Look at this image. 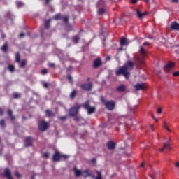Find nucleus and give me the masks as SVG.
Here are the masks:
<instances>
[{"instance_id": "nucleus-22", "label": "nucleus", "mask_w": 179, "mask_h": 179, "mask_svg": "<svg viewBox=\"0 0 179 179\" xmlns=\"http://www.w3.org/2000/svg\"><path fill=\"white\" fill-rule=\"evenodd\" d=\"M80 38V36H79V35H77V36H74L73 38V42L74 43V44H78V43L79 42Z\"/></svg>"}, {"instance_id": "nucleus-27", "label": "nucleus", "mask_w": 179, "mask_h": 179, "mask_svg": "<svg viewBox=\"0 0 179 179\" xmlns=\"http://www.w3.org/2000/svg\"><path fill=\"white\" fill-rule=\"evenodd\" d=\"M96 173H97V176L94 177V178L95 179H103V178L101 177V172L96 171Z\"/></svg>"}, {"instance_id": "nucleus-58", "label": "nucleus", "mask_w": 179, "mask_h": 179, "mask_svg": "<svg viewBox=\"0 0 179 179\" xmlns=\"http://www.w3.org/2000/svg\"><path fill=\"white\" fill-rule=\"evenodd\" d=\"M143 166H145V162L141 163V167H143Z\"/></svg>"}, {"instance_id": "nucleus-7", "label": "nucleus", "mask_w": 179, "mask_h": 179, "mask_svg": "<svg viewBox=\"0 0 179 179\" xmlns=\"http://www.w3.org/2000/svg\"><path fill=\"white\" fill-rule=\"evenodd\" d=\"M82 176L85 178L87 177H92V178H94V175L93 174V172L90 171V169H85L83 171Z\"/></svg>"}, {"instance_id": "nucleus-20", "label": "nucleus", "mask_w": 179, "mask_h": 179, "mask_svg": "<svg viewBox=\"0 0 179 179\" xmlns=\"http://www.w3.org/2000/svg\"><path fill=\"white\" fill-rule=\"evenodd\" d=\"M163 127L165 129H166V131H168V132H171V129L167 127V121H163Z\"/></svg>"}, {"instance_id": "nucleus-17", "label": "nucleus", "mask_w": 179, "mask_h": 179, "mask_svg": "<svg viewBox=\"0 0 179 179\" xmlns=\"http://www.w3.org/2000/svg\"><path fill=\"white\" fill-rule=\"evenodd\" d=\"M32 142L33 140L31 139V137H27L25 139V146H31Z\"/></svg>"}, {"instance_id": "nucleus-45", "label": "nucleus", "mask_w": 179, "mask_h": 179, "mask_svg": "<svg viewBox=\"0 0 179 179\" xmlns=\"http://www.w3.org/2000/svg\"><path fill=\"white\" fill-rule=\"evenodd\" d=\"M24 37V33L22 32L20 34V38H23Z\"/></svg>"}, {"instance_id": "nucleus-13", "label": "nucleus", "mask_w": 179, "mask_h": 179, "mask_svg": "<svg viewBox=\"0 0 179 179\" xmlns=\"http://www.w3.org/2000/svg\"><path fill=\"white\" fill-rule=\"evenodd\" d=\"M73 171L75 173L76 177H79L80 176H82L83 174V171L80 169H78L76 166L73 168Z\"/></svg>"}, {"instance_id": "nucleus-30", "label": "nucleus", "mask_w": 179, "mask_h": 179, "mask_svg": "<svg viewBox=\"0 0 179 179\" xmlns=\"http://www.w3.org/2000/svg\"><path fill=\"white\" fill-rule=\"evenodd\" d=\"M45 114L48 117H52V112H51L50 110H47L45 111Z\"/></svg>"}, {"instance_id": "nucleus-10", "label": "nucleus", "mask_w": 179, "mask_h": 179, "mask_svg": "<svg viewBox=\"0 0 179 179\" xmlns=\"http://www.w3.org/2000/svg\"><path fill=\"white\" fill-rule=\"evenodd\" d=\"M134 87L136 90H145L147 86H146V84L145 83H141V84L138 83L134 85Z\"/></svg>"}, {"instance_id": "nucleus-8", "label": "nucleus", "mask_w": 179, "mask_h": 179, "mask_svg": "<svg viewBox=\"0 0 179 179\" xmlns=\"http://www.w3.org/2000/svg\"><path fill=\"white\" fill-rule=\"evenodd\" d=\"M81 89H83V90H92V88L93 87V84L92 83H87V84H83L80 86Z\"/></svg>"}, {"instance_id": "nucleus-52", "label": "nucleus", "mask_w": 179, "mask_h": 179, "mask_svg": "<svg viewBox=\"0 0 179 179\" xmlns=\"http://www.w3.org/2000/svg\"><path fill=\"white\" fill-rule=\"evenodd\" d=\"M55 66V64H54L53 63L49 64V66H50V68H52V66Z\"/></svg>"}, {"instance_id": "nucleus-2", "label": "nucleus", "mask_w": 179, "mask_h": 179, "mask_svg": "<svg viewBox=\"0 0 179 179\" xmlns=\"http://www.w3.org/2000/svg\"><path fill=\"white\" fill-rule=\"evenodd\" d=\"M101 100L102 103L106 106L108 110H114V107H115V103L113 101H106L103 96H101Z\"/></svg>"}, {"instance_id": "nucleus-3", "label": "nucleus", "mask_w": 179, "mask_h": 179, "mask_svg": "<svg viewBox=\"0 0 179 179\" xmlns=\"http://www.w3.org/2000/svg\"><path fill=\"white\" fill-rule=\"evenodd\" d=\"M68 157H69V156L66 155H60L59 152H56L52 157V160L53 162H59V160L62 159L66 160Z\"/></svg>"}, {"instance_id": "nucleus-56", "label": "nucleus", "mask_w": 179, "mask_h": 179, "mask_svg": "<svg viewBox=\"0 0 179 179\" xmlns=\"http://www.w3.org/2000/svg\"><path fill=\"white\" fill-rule=\"evenodd\" d=\"M172 2H174L175 3H177L178 2V0H171Z\"/></svg>"}, {"instance_id": "nucleus-31", "label": "nucleus", "mask_w": 179, "mask_h": 179, "mask_svg": "<svg viewBox=\"0 0 179 179\" xmlns=\"http://www.w3.org/2000/svg\"><path fill=\"white\" fill-rule=\"evenodd\" d=\"M164 148L170 150V141H167L164 144Z\"/></svg>"}, {"instance_id": "nucleus-61", "label": "nucleus", "mask_w": 179, "mask_h": 179, "mask_svg": "<svg viewBox=\"0 0 179 179\" xmlns=\"http://www.w3.org/2000/svg\"><path fill=\"white\" fill-rule=\"evenodd\" d=\"M119 50L120 51H122V46Z\"/></svg>"}, {"instance_id": "nucleus-57", "label": "nucleus", "mask_w": 179, "mask_h": 179, "mask_svg": "<svg viewBox=\"0 0 179 179\" xmlns=\"http://www.w3.org/2000/svg\"><path fill=\"white\" fill-rule=\"evenodd\" d=\"M92 163H96V159H92Z\"/></svg>"}, {"instance_id": "nucleus-38", "label": "nucleus", "mask_w": 179, "mask_h": 179, "mask_svg": "<svg viewBox=\"0 0 179 179\" xmlns=\"http://www.w3.org/2000/svg\"><path fill=\"white\" fill-rule=\"evenodd\" d=\"M66 118H68L67 116H62V117H60L59 118V120H61V121H65V120H66Z\"/></svg>"}, {"instance_id": "nucleus-32", "label": "nucleus", "mask_w": 179, "mask_h": 179, "mask_svg": "<svg viewBox=\"0 0 179 179\" xmlns=\"http://www.w3.org/2000/svg\"><path fill=\"white\" fill-rule=\"evenodd\" d=\"M15 59L17 62H20V55L19 53H17L15 55Z\"/></svg>"}, {"instance_id": "nucleus-23", "label": "nucleus", "mask_w": 179, "mask_h": 179, "mask_svg": "<svg viewBox=\"0 0 179 179\" xmlns=\"http://www.w3.org/2000/svg\"><path fill=\"white\" fill-rule=\"evenodd\" d=\"M117 92H124L125 90V85H120L117 88Z\"/></svg>"}, {"instance_id": "nucleus-51", "label": "nucleus", "mask_w": 179, "mask_h": 179, "mask_svg": "<svg viewBox=\"0 0 179 179\" xmlns=\"http://www.w3.org/2000/svg\"><path fill=\"white\" fill-rule=\"evenodd\" d=\"M138 2V0H131V3H136Z\"/></svg>"}, {"instance_id": "nucleus-12", "label": "nucleus", "mask_w": 179, "mask_h": 179, "mask_svg": "<svg viewBox=\"0 0 179 179\" xmlns=\"http://www.w3.org/2000/svg\"><path fill=\"white\" fill-rule=\"evenodd\" d=\"M107 146L108 149H109L110 150H114V149H115V143H114V141H109L107 143Z\"/></svg>"}, {"instance_id": "nucleus-1", "label": "nucleus", "mask_w": 179, "mask_h": 179, "mask_svg": "<svg viewBox=\"0 0 179 179\" xmlns=\"http://www.w3.org/2000/svg\"><path fill=\"white\" fill-rule=\"evenodd\" d=\"M134 65H135V63L132 61H127L124 64V65L122 67H120L119 69L116 70V75H123L124 78L127 79L129 78V71H131L134 68Z\"/></svg>"}, {"instance_id": "nucleus-54", "label": "nucleus", "mask_w": 179, "mask_h": 179, "mask_svg": "<svg viewBox=\"0 0 179 179\" xmlns=\"http://www.w3.org/2000/svg\"><path fill=\"white\" fill-rule=\"evenodd\" d=\"M164 149H165V148H164H164H159V152H163V151L164 150Z\"/></svg>"}, {"instance_id": "nucleus-35", "label": "nucleus", "mask_w": 179, "mask_h": 179, "mask_svg": "<svg viewBox=\"0 0 179 179\" xmlns=\"http://www.w3.org/2000/svg\"><path fill=\"white\" fill-rule=\"evenodd\" d=\"M13 97H14V99H19V97H20V94H17V93H14Z\"/></svg>"}, {"instance_id": "nucleus-4", "label": "nucleus", "mask_w": 179, "mask_h": 179, "mask_svg": "<svg viewBox=\"0 0 179 179\" xmlns=\"http://www.w3.org/2000/svg\"><path fill=\"white\" fill-rule=\"evenodd\" d=\"M83 106H84V108L87 110V114H90V115L93 114V113L96 111V108L90 107V103L89 101L85 102Z\"/></svg>"}, {"instance_id": "nucleus-36", "label": "nucleus", "mask_w": 179, "mask_h": 179, "mask_svg": "<svg viewBox=\"0 0 179 179\" xmlns=\"http://www.w3.org/2000/svg\"><path fill=\"white\" fill-rule=\"evenodd\" d=\"M76 95V91H73L71 94V99H73V97H75Z\"/></svg>"}, {"instance_id": "nucleus-37", "label": "nucleus", "mask_w": 179, "mask_h": 179, "mask_svg": "<svg viewBox=\"0 0 179 179\" xmlns=\"http://www.w3.org/2000/svg\"><path fill=\"white\" fill-rule=\"evenodd\" d=\"M43 157L45 158V159H48V157H50V154L48 152H45L43 154Z\"/></svg>"}, {"instance_id": "nucleus-16", "label": "nucleus", "mask_w": 179, "mask_h": 179, "mask_svg": "<svg viewBox=\"0 0 179 179\" xmlns=\"http://www.w3.org/2000/svg\"><path fill=\"white\" fill-rule=\"evenodd\" d=\"M129 44L128 41H127V38L122 37L120 39V45L121 47H124V45H128Z\"/></svg>"}, {"instance_id": "nucleus-24", "label": "nucleus", "mask_w": 179, "mask_h": 179, "mask_svg": "<svg viewBox=\"0 0 179 179\" xmlns=\"http://www.w3.org/2000/svg\"><path fill=\"white\" fill-rule=\"evenodd\" d=\"M50 23H51V20L50 19L45 21V29H50Z\"/></svg>"}, {"instance_id": "nucleus-62", "label": "nucleus", "mask_w": 179, "mask_h": 179, "mask_svg": "<svg viewBox=\"0 0 179 179\" xmlns=\"http://www.w3.org/2000/svg\"><path fill=\"white\" fill-rule=\"evenodd\" d=\"M2 38H5V35L2 34Z\"/></svg>"}, {"instance_id": "nucleus-40", "label": "nucleus", "mask_w": 179, "mask_h": 179, "mask_svg": "<svg viewBox=\"0 0 179 179\" xmlns=\"http://www.w3.org/2000/svg\"><path fill=\"white\" fill-rule=\"evenodd\" d=\"M0 125L3 128V127H5V120H1L0 122Z\"/></svg>"}, {"instance_id": "nucleus-18", "label": "nucleus", "mask_w": 179, "mask_h": 179, "mask_svg": "<svg viewBox=\"0 0 179 179\" xmlns=\"http://www.w3.org/2000/svg\"><path fill=\"white\" fill-rule=\"evenodd\" d=\"M101 65V60L100 59H96L94 62V68H99Z\"/></svg>"}, {"instance_id": "nucleus-28", "label": "nucleus", "mask_w": 179, "mask_h": 179, "mask_svg": "<svg viewBox=\"0 0 179 179\" xmlns=\"http://www.w3.org/2000/svg\"><path fill=\"white\" fill-rule=\"evenodd\" d=\"M12 113H13L12 110L9 109L8 110V115H10L11 120H15V116H13V115H12Z\"/></svg>"}, {"instance_id": "nucleus-42", "label": "nucleus", "mask_w": 179, "mask_h": 179, "mask_svg": "<svg viewBox=\"0 0 179 179\" xmlns=\"http://www.w3.org/2000/svg\"><path fill=\"white\" fill-rule=\"evenodd\" d=\"M41 74L42 75H45L47 74V69H44L41 71Z\"/></svg>"}, {"instance_id": "nucleus-64", "label": "nucleus", "mask_w": 179, "mask_h": 179, "mask_svg": "<svg viewBox=\"0 0 179 179\" xmlns=\"http://www.w3.org/2000/svg\"><path fill=\"white\" fill-rule=\"evenodd\" d=\"M145 2H149V0H145Z\"/></svg>"}, {"instance_id": "nucleus-53", "label": "nucleus", "mask_w": 179, "mask_h": 179, "mask_svg": "<svg viewBox=\"0 0 179 179\" xmlns=\"http://www.w3.org/2000/svg\"><path fill=\"white\" fill-rule=\"evenodd\" d=\"M175 166L176 167H179V162H177L176 164H175Z\"/></svg>"}, {"instance_id": "nucleus-34", "label": "nucleus", "mask_w": 179, "mask_h": 179, "mask_svg": "<svg viewBox=\"0 0 179 179\" xmlns=\"http://www.w3.org/2000/svg\"><path fill=\"white\" fill-rule=\"evenodd\" d=\"M54 19H55V20H59V19H61V15L57 14V15H55Z\"/></svg>"}, {"instance_id": "nucleus-39", "label": "nucleus", "mask_w": 179, "mask_h": 179, "mask_svg": "<svg viewBox=\"0 0 179 179\" xmlns=\"http://www.w3.org/2000/svg\"><path fill=\"white\" fill-rule=\"evenodd\" d=\"M75 121H82V118L79 116L74 117Z\"/></svg>"}, {"instance_id": "nucleus-59", "label": "nucleus", "mask_w": 179, "mask_h": 179, "mask_svg": "<svg viewBox=\"0 0 179 179\" xmlns=\"http://www.w3.org/2000/svg\"><path fill=\"white\" fill-rule=\"evenodd\" d=\"M51 0H45L46 3H49Z\"/></svg>"}, {"instance_id": "nucleus-15", "label": "nucleus", "mask_w": 179, "mask_h": 179, "mask_svg": "<svg viewBox=\"0 0 179 179\" xmlns=\"http://www.w3.org/2000/svg\"><path fill=\"white\" fill-rule=\"evenodd\" d=\"M136 14L138 17H139V19H143V17H145V16H146V15H148V13H141V11L139 10H136Z\"/></svg>"}, {"instance_id": "nucleus-44", "label": "nucleus", "mask_w": 179, "mask_h": 179, "mask_svg": "<svg viewBox=\"0 0 179 179\" xmlns=\"http://www.w3.org/2000/svg\"><path fill=\"white\" fill-rule=\"evenodd\" d=\"M152 118L154 119L156 122H159V120H157V118H156V117H155V115H152Z\"/></svg>"}, {"instance_id": "nucleus-48", "label": "nucleus", "mask_w": 179, "mask_h": 179, "mask_svg": "<svg viewBox=\"0 0 179 179\" xmlns=\"http://www.w3.org/2000/svg\"><path fill=\"white\" fill-rule=\"evenodd\" d=\"M3 115V110L0 108V115Z\"/></svg>"}, {"instance_id": "nucleus-14", "label": "nucleus", "mask_w": 179, "mask_h": 179, "mask_svg": "<svg viewBox=\"0 0 179 179\" xmlns=\"http://www.w3.org/2000/svg\"><path fill=\"white\" fill-rule=\"evenodd\" d=\"M171 29L172 30H177L178 31H179V24L176 22H172L171 25Z\"/></svg>"}, {"instance_id": "nucleus-9", "label": "nucleus", "mask_w": 179, "mask_h": 179, "mask_svg": "<svg viewBox=\"0 0 179 179\" xmlns=\"http://www.w3.org/2000/svg\"><path fill=\"white\" fill-rule=\"evenodd\" d=\"M172 68H174V62H169V63L164 67V69L165 72H169L170 69H172Z\"/></svg>"}, {"instance_id": "nucleus-25", "label": "nucleus", "mask_w": 179, "mask_h": 179, "mask_svg": "<svg viewBox=\"0 0 179 179\" xmlns=\"http://www.w3.org/2000/svg\"><path fill=\"white\" fill-rule=\"evenodd\" d=\"M1 51H3V52H6V51H8V45L6 43L1 47Z\"/></svg>"}, {"instance_id": "nucleus-47", "label": "nucleus", "mask_w": 179, "mask_h": 179, "mask_svg": "<svg viewBox=\"0 0 179 179\" xmlns=\"http://www.w3.org/2000/svg\"><path fill=\"white\" fill-rule=\"evenodd\" d=\"M64 23H67L68 22V17H64Z\"/></svg>"}, {"instance_id": "nucleus-60", "label": "nucleus", "mask_w": 179, "mask_h": 179, "mask_svg": "<svg viewBox=\"0 0 179 179\" xmlns=\"http://www.w3.org/2000/svg\"><path fill=\"white\" fill-rule=\"evenodd\" d=\"M148 38L152 39L153 37L152 36H149Z\"/></svg>"}, {"instance_id": "nucleus-46", "label": "nucleus", "mask_w": 179, "mask_h": 179, "mask_svg": "<svg viewBox=\"0 0 179 179\" xmlns=\"http://www.w3.org/2000/svg\"><path fill=\"white\" fill-rule=\"evenodd\" d=\"M173 76H178L179 72L178 71H175V72H173Z\"/></svg>"}, {"instance_id": "nucleus-50", "label": "nucleus", "mask_w": 179, "mask_h": 179, "mask_svg": "<svg viewBox=\"0 0 179 179\" xmlns=\"http://www.w3.org/2000/svg\"><path fill=\"white\" fill-rule=\"evenodd\" d=\"M43 87H48V84L47 83H43Z\"/></svg>"}, {"instance_id": "nucleus-43", "label": "nucleus", "mask_w": 179, "mask_h": 179, "mask_svg": "<svg viewBox=\"0 0 179 179\" xmlns=\"http://www.w3.org/2000/svg\"><path fill=\"white\" fill-rule=\"evenodd\" d=\"M162 108H159L157 109V114H162Z\"/></svg>"}, {"instance_id": "nucleus-26", "label": "nucleus", "mask_w": 179, "mask_h": 179, "mask_svg": "<svg viewBox=\"0 0 179 179\" xmlns=\"http://www.w3.org/2000/svg\"><path fill=\"white\" fill-rule=\"evenodd\" d=\"M140 52L143 56L146 55V50L142 46L140 47Z\"/></svg>"}, {"instance_id": "nucleus-49", "label": "nucleus", "mask_w": 179, "mask_h": 179, "mask_svg": "<svg viewBox=\"0 0 179 179\" xmlns=\"http://www.w3.org/2000/svg\"><path fill=\"white\" fill-rule=\"evenodd\" d=\"M68 79H69V82H71V83L72 82V77L71 76H68Z\"/></svg>"}, {"instance_id": "nucleus-29", "label": "nucleus", "mask_w": 179, "mask_h": 179, "mask_svg": "<svg viewBox=\"0 0 179 179\" xmlns=\"http://www.w3.org/2000/svg\"><path fill=\"white\" fill-rule=\"evenodd\" d=\"M26 66V60H23L22 62H20V67L23 68Z\"/></svg>"}, {"instance_id": "nucleus-33", "label": "nucleus", "mask_w": 179, "mask_h": 179, "mask_svg": "<svg viewBox=\"0 0 179 179\" xmlns=\"http://www.w3.org/2000/svg\"><path fill=\"white\" fill-rule=\"evenodd\" d=\"M8 69H9L10 72H13L15 71V66L9 65L8 66Z\"/></svg>"}, {"instance_id": "nucleus-41", "label": "nucleus", "mask_w": 179, "mask_h": 179, "mask_svg": "<svg viewBox=\"0 0 179 179\" xmlns=\"http://www.w3.org/2000/svg\"><path fill=\"white\" fill-rule=\"evenodd\" d=\"M15 175L16 176V177H17V178H20L22 177V175L19 173V172H15Z\"/></svg>"}, {"instance_id": "nucleus-21", "label": "nucleus", "mask_w": 179, "mask_h": 179, "mask_svg": "<svg viewBox=\"0 0 179 179\" xmlns=\"http://www.w3.org/2000/svg\"><path fill=\"white\" fill-rule=\"evenodd\" d=\"M17 8H24V3L22 1H17L16 3Z\"/></svg>"}, {"instance_id": "nucleus-11", "label": "nucleus", "mask_w": 179, "mask_h": 179, "mask_svg": "<svg viewBox=\"0 0 179 179\" xmlns=\"http://www.w3.org/2000/svg\"><path fill=\"white\" fill-rule=\"evenodd\" d=\"M4 176L6 177L7 179H13L12 177V173L9 169H6L4 171Z\"/></svg>"}, {"instance_id": "nucleus-6", "label": "nucleus", "mask_w": 179, "mask_h": 179, "mask_svg": "<svg viewBox=\"0 0 179 179\" xmlns=\"http://www.w3.org/2000/svg\"><path fill=\"white\" fill-rule=\"evenodd\" d=\"M48 128V122L41 120L38 122V129L40 131H44Z\"/></svg>"}, {"instance_id": "nucleus-5", "label": "nucleus", "mask_w": 179, "mask_h": 179, "mask_svg": "<svg viewBox=\"0 0 179 179\" xmlns=\"http://www.w3.org/2000/svg\"><path fill=\"white\" fill-rule=\"evenodd\" d=\"M79 108H80V106L78 104L71 108L69 110V115H71V117H75V115L79 113Z\"/></svg>"}, {"instance_id": "nucleus-19", "label": "nucleus", "mask_w": 179, "mask_h": 179, "mask_svg": "<svg viewBox=\"0 0 179 179\" xmlns=\"http://www.w3.org/2000/svg\"><path fill=\"white\" fill-rule=\"evenodd\" d=\"M104 13H106V9L104 8H101L97 11V14L99 15H104Z\"/></svg>"}, {"instance_id": "nucleus-55", "label": "nucleus", "mask_w": 179, "mask_h": 179, "mask_svg": "<svg viewBox=\"0 0 179 179\" xmlns=\"http://www.w3.org/2000/svg\"><path fill=\"white\" fill-rule=\"evenodd\" d=\"M143 45H149V42H145V43H143Z\"/></svg>"}, {"instance_id": "nucleus-63", "label": "nucleus", "mask_w": 179, "mask_h": 179, "mask_svg": "<svg viewBox=\"0 0 179 179\" xmlns=\"http://www.w3.org/2000/svg\"><path fill=\"white\" fill-rule=\"evenodd\" d=\"M150 128H153V125H150Z\"/></svg>"}]
</instances>
